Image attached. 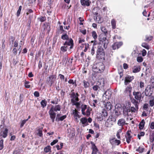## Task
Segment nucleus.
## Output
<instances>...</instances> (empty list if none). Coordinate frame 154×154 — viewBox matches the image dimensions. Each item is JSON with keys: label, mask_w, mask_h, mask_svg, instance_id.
<instances>
[{"label": "nucleus", "mask_w": 154, "mask_h": 154, "mask_svg": "<svg viewBox=\"0 0 154 154\" xmlns=\"http://www.w3.org/2000/svg\"><path fill=\"white\" fill-rule=\"evenodd\" d=\"M101 29L103 33L100 34L99 36V40L100 42L103 44V47L106 49L107 46V45L109 43V41L107 39V35L108 34V31L105 27L102 26L101 27Z\"/></svg>", "instance_id": "nucleus-1"}, {"label": "nucleus", "mask_w": 154, "mask_h": 154, "mask_svg": "<svg viewBox=\"0 0 154 154\" xmlns=\"http://www.w3.org/2000/svg\"><path fill=\"white\" fill-rule=\"evenodd\" d=\"M103 46V44L101 42L98 44L97 49L96 51V58L98 60L103 62L105 60V52L102 47Z\"/></svg>", "instance_id": "nucleus-2"}, {"label": "nucleus", "mask_w": 154, "mask_h": 154, "mask_svg": "<svg viewBox=\"0 0 154 154\" xmlns=\"http://www.w3.org/2000/svg\"><path fill=\"white\" fill-rule=\"evenodd\" d=\"M134 98H131V102L132 103L139 104L140 102L142 97V95L140 91H134L133 92Z\"/></svg>", "instance_id": "nucleus-3"}, {"label": "nucleus", "mask_w": 154, "mask_h": 154, "mask_svg": "<svg viewBox=\"0 0 154 154\" xmlns=\"http://www.w3.org/2000/svg\"><path fill=\"white\" fill-rule=\"evenodd\" d=\"M63 46L61 47V51L63 52H65L67 51L68 47L67 46H70V49H72L74 46V42L72 39L70 38L69 41H66L63 43Z\"/></svg>", "instance_id": "nucleus-4"}, {"label": "nucleus", "mask_w": 154, "mask_h": 154, "mask_svg": "<svg viewBox=\"0 0 154 154\" xmlns=\"http://www.w3.org/2000/svg\"><path fill=\"white\" fill-rule=\"evenodd\" d=\"M105 66L102 62L96 63L93 66V71L95 72L100 73L103 71Z\"/></svg>", "instance_id": "nucleus-5"}, {"label": "nucleus", "mask_w": 154, "mask_h": 154, "mask_svg": "<svg viewBox=\"0 0 154 154\" xmlns=\"http://www.w3.org/2000/svg\"><path fill=\"white\" fill-rule=\"evenodd\" d=\"M57 78V76L56 75H50L48 77L46 80V83L50 87L52 86L53 84H54Z\"/></svg>", "instance_id": "nucleus-6"}, {"label": "nucleus", "mask_w": 154, "mask_h": 154, "mask_svg": "<svg viewBox=\"0 0 154 154\" xmlns=\"http://www.w3.org/2000/svg\"><path fill=\"white\" fill-rule=\"evenodd\" d=\"M72 91H71V93L70 94V97L71 98V102L72 103L76 101H79V94L78 92L75 93L74 92H72Z\"/></svg>", "instance_id": "nucleus-7"}, {"label": "nucleus", "mask_w": 154, "mask_h": 154, "mask_svg": "<svg viewBox=\"0 0 154 154\" xmlns=\"http://www.w3.org/2000/svg\"><path fill=\"white\" fill-rule=\"evenodd\" d=\"M109 142L112 146H119L121 143L120 140L117 139L115 137L110 138Z\"/></svg>", "instance_id": "nucleus-8"}, {"label": "nucleus", "mask_w": 154, "mask_h": 154, "mask_svg": "<svg viewBox=\"0 0 154 154\" xmlns=\"http://www.w3.org/2000/svg\"><path fill=\"white\" fill-rule=\"evenodd\" d=\"M153 93V90L150 86H148L145 90V94L146 96L150 97L151 96Z\"/></svg>", "instance_id": "nucleus-9"}, {"label": "nucleus", "mask_w": 154, "mask_h": 154, "mask_svg": "<svg viewBox=\"0 0 154 154\" xmlns=\"http://www.w3.org/2000/svg\"><path fill=\"white\" fill-rule=\"evenodd\" d=\"M131 130H128L125 135V137L126 138V141L128 144L130 143L131 139L132 138V136L131 134Z\"/></svg>", "instance_id": "nucleus-10"}, {"label": "nucleus", "mask_w": 154, "mask_h": 154, "mask_svg": "<svg viewBox=\"0 0 154 154\" xmlns=\"http://www.w3.org/2000/svg\"><path fill=\"white\" fill-rule=\"evenodd\" d=\"M73 60V57L72 58H69L68 57H66L64 59V61L66 60L65 63V66L67 67H70L72 65V62Z\"/></svg>", "instance_id": "nucleus-11"}, {"label": "nucleus", "mask_w": 154, "mask_h": 154, "mask_svg": "<svg viewBox=\"0 0 154 154\" xmlns=\"http://www.w3.org/2000/svg\"><path fill=\"white\" fill-rule=\"evenodd\" d=\"M104 83L101 84V82L98 81L97 82L96 85H94L92 87L93 90L94 91H97L99 89H100L102 86H103Z\"/></svg>", "instance_id": "nucleus-12"}, {"label": "nucleus", "mask_w": 154, "mask_h": 154, "mask_svg": "<svg viewBox=\"0 0 154 154\" xmlns=\"http://www.w3.org/2000/svg\"><path fill=\"white\" fill-rule=\"evenodd\" d=\"M112 94V92L109 90H107L104 93L103 95V98L105 97V100H108L111 98Z\"/></svg>", "instance_id": "nucleus-13"}, {"label": "nucleus", "mask_w": 154, "mask_h": 154, "mask_svg": "<svg viewBox=\"0 0 154 154\" xmlns=\"http://www.w3.org/2000/svg\"><path fill=\"white\" fill-rule=\"evenodd\" d=\"M91 143L92 145L91 149L92 151L91 154H97L98 152V149L94 143L93 142H91Z\"/></svg>", "instance_id": "nucleus-14"}, {"label": "nucleus", "mask_w": 154, "mask_h": 154, "mask_svg": "<svg viewBox=\"0 0 154 154\" xmlns=\"http://www.w3.org/2000/svg\"><path fill=\"white\" fill-rule=\"evenodd\" d=\"M49 114L50 116V117L51 119L52 120V122H54V121L56 113L51 109H50L49 111Z\"/></svg>", "instance_id": "nucleus-15"}, {"label": "nucleus", "mask_w": 154, "mask_h": 154, "mask_svg": "<svg viewBox=\"0 0 154 154\" xmlns=\"http://www.w3.org/2000/svg\"><path fill=\"white\" fill-rule=\"evenodd\" d=\"M127 124L125 120L123 118L119 119L118 121V125L119 126H121L122 128H123V126Z\"/></svg>", "instance_id": "nucleus-16"}, {"label": "nucleus", "mask_w": 154, "mask_h": 154, "mask_svg": "<svg viewBox=\"0 0 154 154\" xmlns=\"http://www.w3.org/2000/svg\"><path fill=\"white\" fill-rule=\"evenodd\" d=\"M122 45L123 43L121 42H115L112 45V48L113 50H115L119 48Z\"/></svg>", "instance_id": "nucleus-17"}, {"label": "nucleus", "mask_w": 154, "mask_h": 154, "mask_svg": "<svg viewBox=\"0 0 154 154\" xmlns=\"http://www.w3.org/2000/svg\"><path fill=\"white\" fill-rule=\"evenodd\" d=\"M133 76H131L129 75L126 77L125 78V85H127L128 83L131 82L134 79Z\"/></svg>", "instance_id": "nucleus-18"}, {"label": "nucleus", "mask_w": 154, "mask_h": 154, "mask_svg": "<svg viewBox=\"0 0 154 154\" xmlns=\"http://www.w3.org/2000/svg\"><path fill=\"white\" fill-rule=\"evenodd\" d=\"M132 87L131 86H127L125 89L124 92L127 95L130 96L132 90Z\"/></svg>", "instance_id": "nucleus-19"}, {"label": "nucleus", "mask_w": 154, "mask_h": 154, "mask_svg": "<svg viewBox=\"0 0 154 154\" xmlns=\"http://www.w3.org/2000/svg\"><path fill=\"white\" fill-rule=\"evenodd\" d=\"M80 113L76 109L73 110L72 114L74 116V117L75 119L77 120V118H79L81 117V116L79 115V113Z\"/></svg>", "instance_id": "nucleus-20"}, {"label": "nucleus", "mask_w": 154, "mask_h": 154, "mask_svg": "<svg viewBox=\"0 0 154 154\" xmlns=\"http://www.w3.org/2000/svg\"><path fill=\"white\" fill-rule=\"evenodd\" d=\"M81 4L83 6H88L91 3V2L89 0H81Z\"/></svg>", "instance_id": "nucleus-21"}, {"label": "nucleus", "mask_w": 154, "mask_h": 154, "mask_svg": "<svg viewBox=\"0 0 154 154\" xmlns=\"http://www.w3.org/2000/svg\"><path fill=\"white\" fill-rule=\"evenodd\" d=\"M133 104L134 105L135 107L134 106L131 107L130 108V110H131V112H136L138 111L139 109L138 105L139 104L137 103V104L136 103Z\"/></svg>", "instance_id": "nucleus-22"}, {"label": "nucleus", "mask_w": 154, "mask_h": 154, "mask_svg": "<svg viewBox=\"0 0 154 154\" xmlns=\"http://www.w3.org/2000/svg\"><path fill=\"white\" fill-rule=\"evenodd\" d=\"M105 107L107 110L109 111L112 109L113 106L110 102H107L105 104Z\"/></svg>", "instance_id": "nucleus-23"}, {"label": "nucleus", "mask_w": 154, "mask_h": 154, "mask_svg": "<svg viewBox=\"0 0 154 154\" xmlns=\"http://www.w3.org/2000/svg\"><path fill=\"white\" fill-rule=\"evenodd\" d=\"M50 109H51L53 111L57 112V111H60L61 109V106L58 104L55 106H52Z\"/></svg>", "instance_id": "nucleus-24"}, {"label": "nucleus", "mask_w": 154, "mask_h": 154, "mask_svg": "<svg viewBox=\"0 0 154 154\" xmlns=\"http://www.w3.org/2000/svg\"><path fill=\"white\" fill-rule=\"evenodd\" d=\"M82 113V115L85 114V111L88 108V106L85 104H82L81 105Z\"/></svg>", "instance_id": "nucleus-25"}, {"label": "nucleus", "mask_w": 154, "mask_h": 154, "mask_svg": "<svg viewBox=\"0 0 154 154\" xmlns=\"http://www.w3.org/2000/svg\"><path fill=\"white\" fill-rule=\"evenodd\" d=\"M80 121L83 126H86L88 125L87 122V119L85 117H83L80 119Z\"/></svg>", "instance_id": "nucleus-26"}, {"label": "nucleus", "mask_w": 154, "mask_h": 154, "mask_svg": "<svg viewBox=\"0 0 154 154\" xmlns=\"http://www.w3.org/2000/svg\"><path fill=\"white\" fill-rule=\"evenodd\" d=\"M132 69V72L133 73L138 72L140 70V66L139 65L135 66L133 67Z\"/></svg>", "instance_id": "nucleus-27"}, {"label": "nucleus", "mask_w": 154, "mask_h": 154, "mask_svg": "<svg viewBox=\"0 0 154 154\" xmlns=\"http://www.w3.org/2000/svg\"><path fill=\"white\" fill-rule=\"evenodd\" d=\"M145 122L144 119L142 120L140 123L139 125V129L140 130L143 129L144 127Z\"/></svg>", "instance_id": "nucleus-28"}, {"label": "nucleus", "mask_w": 154, "mask_h": 154, "mask_svg": "<svg viewBox=\"0 0 154 154\" xmlns=\"http://www.w3.org/2000/svg\"><path fill=\"white\" fill-rule=\"evenodd\" d=\"M91 109L89 106H88V108L85 111V114H84V115H83L87 117L89 116L91 114Z\"/></svg>", "instance_id": "nucleus-29"}, {"label": "nucleus", "mask_w": 154, "mask_h": 154, "mask_svg": "<svg viewBox=\"0 0 154 154\" xmlns=\"http://www.w3.org/2000/svg\"><path fill=\"white\" fill-rule=\"evenodd\" d=\"M149 141L152 143L154 141V130L151 133L149 136Z\"/></svg>", "instance_id": "nucleus-30"}, {"label": "nucleus", "mask_w": 154, "mask_h": 154, "mask_svg": "<svg viewBox=\"0 0 154 154\" xmlns=\"http://www.w3.org/2000/svg\"><path fill=\"white\" fill-rule=\"evenodd\" d=\"M79 101H76L72 103V106L75 105L77 109H79L81 107H80V102H78Z\"/></svg>", "instance_id": "nucleus-31"}, {"label": "nucleus", "mask_w": 154, "mask_h": 154, "mask_svg": "<svg viewBox=\"0 0 154 154\" xmlns=\"http://www.w3.org/2000/svg\"><path fill=\"white\" fill-rule=\"evenodd\" d=\"M8 129L7 128H5L3 131L2 134L1 135L4 138H6L8 135Z\"/></svg>", "instance_id": "nucleus-32"}, {"label": "nucleus", "mask_w": 154, "mask_h": 154, "mask_svg": "<svg viewBox=\"0 0 154 154\" xmlns=\"http://www.w3.org/2000/svg\"><path fill=\"white\" fill-rule=\"evenodd\" d=\"M153 37L151 35H146L145 36V38L144 41L146 42H149L152 40Z\"/></svg>", "instance_id": "nucleus-33"}, {"label": "nucleus", "mask_w": 154, "mask_h": 154, "mask_svg": "<svg viewBox=\"0 0 154 154\" xmlns=\"http://www.w3.org/2000/svg\"><path fill=\"white\" fill-rule=\"evenodd\" d=\"M64 34L62 35L61 38L63 40H66L67 41H69V37L68 35L67 34V33L65 32L63 33Z\"/></svg>", "instance_id": "nucleus-34"}, {"label": "nucleus", "mask_w": 154, "mask_h": 154, "mask_svg": "<svg viewBox=\"0 0 154 154\" xmlns=\"http://www.w3.org/2000/svg\"><path fill=\"white\" fill-rule=\"evenodd\" d=\"M83 83L84 88H86L89 87L90 84L88 81L84 80L83 81Z\"/></svg>", "instance_id": "nucleus-35"}, {"label": "nucleus", "mask_w": 154, "mask_h": 154, "mask_svg": "<svg viewBox=\"0 0 154 154\" xmlns=\"http://www.w3.org/2000/svg\"><path fill=\"white\" fill-rule=\"evenodd\" d=\"M40 104L42 108H44L46 106L47 104V102L45 99H44L41 101Z\"/></svg>", "instance_id": "nucleus-36"}, {"label": "nucleus", "mask_w": 154, "mask_h": 154, "mask_svg": "<svg viewBox=\"0 0 154 154\" xmlns=\"http://www.w3.org/2000/svg\"><path fill=\"white\" fill-rule=\"evenodd\" d=\"M111 22L112 28L113 29H115L116 27V22L115 20L112 19Z\"/></svg>", "instance_id": "nucleus-37"}, {"label": "nucleus", "mask_w": 154, "mask_h": 154, "mask_svg": "<svg viewBox=\"0 0 154 154\" xmlns=\"http://www.w3.org/2000/svg\"><path fill=\"white\" fill-rule=\"evenodd\" d=\"M58 32L60 34L62 33H64L65 32L67 33V32L64 30L63 26L62 25H60L59 26Z\"/></svg>", "instance_id": "nucleus-38"}, {"label": "nucleus", "mask_w": 154, "mask_h": 154, "mask_svg": "<svg viewBox=\"0 0 154 154\" xmlns=\"http://www.w3.org/2000/svg\"><path fill=\"white\" fill-rule=\"evenodd\" d=\"M68 83L69 84H71L73 85L75 87H76L77 86L76 80H75L74 81L73 79H70L68 81Z\"/></svg>", "instance_id": "nucleus-39"}, {"label": "nucleus", "mask_w": 154, "mask_h": 154, "mask_svg": "<svg viewBox=\"0 0 154 154\" xmlns=\"http://www.w3.org/2000/svg\"><path fill=\"white\" fill-rule=\"evenodd\" d=\"M97 119L98 121H101L103 119V116L101 113H99L97 114Z\"/></svg>", "instance_id": "nucleus-40"}, {"label": "nucleus", "mask_w": 154, "mask_h": 154, "mask_svg": "<svg viewBox=\"0 0 154 154\" xmlns=\"http://www.w3.org/2000/svg\"><path fill=\"white\" fill-rule=\"evenodd\" d=\"M91 35L94 40H96L97 37V35L95 31H93L91 33Z\"/></svg>", "instance_id": "nucleus-41"}, {"label": "nucleus", "mask_w": 154, "mask_h": 154, "mask_svg": "<svg viewBox=\"0 0 154 154\" xmlns=\"http://www.w3.org/2000/svg\"><path fill=\"white\" fill-rule=\"evenodd\" d=\"M151 99L149 100V106L152 107L154 106V97H152Z\"/></svg>", "instance_id": "nucleus-42"}, {"label": "nucleus", "mask_w": 154, "mask_h": 154, "mask_svg": "<svg viewBox=\"0 0 154 154\" xmlns=\"http://www.w3.org/2000/svg\"><path fill=\"white\" fill-rule=\"evenodd\" d=\"M42 129V128H41L38 129L37 130L38 133H37V134L40 137H42L43 136Z\"/></svg>", "instance_id": "nucleus-43"}, {"label": "nucleus", "mask_w": 154, "mask_h": 154, "mask_svg": "<svg viewBox=\"0 0 154 154\" xmlns=\"http://www.w3.org/2000/svg\"><path fill=\"white\" fill-rule=\"evenodd\" d=\"M145 134V133L144 131H140L139 134L137 135V137L139 140L141 139V137L143 136Z\"/></svg>", "instance_id": "nucleus-44"}, {"label": "nucleus", "mask_w": 154, "mask_h": 154, "mask_svg": "<svg viewBox=\"0 0 154 154\" xmlns=\"http://www.w3.org/2000/svg\"><path fill=\"white\" fill-rule=\"evenodd\" d=\"M24 83V86L26 88H29L30 87V85H29L30 83V82L25 80Z\"/></svg>", "instance_id": "nucleus-45"}, {"label": "nucleus", "mask_w": 154, "mask_h": 154, "mask_svg": "<svg viewBox=\"0 0 154 154\" xmlns=\"http://www.w3.org/2000/svg\"><path fill=\"white\" fill-rule=\"evenodd\" d=\"M144 150V148L139 146L138 149H136V151L140 153H141L143 152Z\"/></svg>", "instance_id": "nucleus-46"}, {"label": "nucleus", "mask_w": 154, "mask_h": 154, "mask_svg": "<svg viewBox=\"0 0 154 154\" xmlns=\"http://www.w3.org/2000/svg\"><path fill=\"white\" fill-rule=\"evenodd\" d=\"M66 115H64L60 117V118L58 119H57V118H56V120L57 121H63L64 119H66Z\"/></svg>", "instance_id": "nucleus-47"}, {"label": "nucleus", "mask_w": 154, "mask_h": 154, "mask_svg": "<svg viewBox=\"0 0 154 154\" xmlns=\"http://www.w3.org/2000/svg\"><path fill=\"white\" fill-rule=\"evenodd\" d=\"M15 38L13 36H11L9 38V42L10 44L12 42V43L13 44V42L14 41Z\"/></svg>", "instance_id": "nucleus-48"}, {"label": "nucleus", "mask_w": 154, "mask_h": 154, "mask_svg": "<svg viewBox=\"0 0 154 154\" xmlns=\"http://www.w3.org/2000/svg\"><path fill=\"white\" fill-rule=\"evenodd\" d=\"M51 150V147L50 146H48L44 149V150L46 152H49Z\"/></svg>", "instance_id": "nucleus-49"}, {"label": "nucleus", "mask_w": 154, "mask_h": 154, "mask_svg": "<svg viewBox=\"0 0 154 154\" xmlns=\"http://www.w3.org/2000/svg\"><path fill=\"white\" fill-rule=\"evenodd\" d=\"M141 45L143 47L147 49H149V45L145 42L143 43Z\"/></svg>", "instance_id": "nucleus-50"}, {"label": "nucleus", "mask_w": 154, "mask_h": 154, "mask_svg": "<svg viewBox=\"0 0 154 154\" xmlns=\"http://www.w3.org/2000/svg\"><path fill=\"white\" fill-rule=\"evenodd\" d=\"M22 6H20L19 7V9L17 11V14H16L17 16V17H19L20 15V14L21 11V9H22Z\"/></svg>", "instance_id": "nucleus-51"}, {"label": "nucleus", "mask_w": 154, "mask_h": 154, "mask_svg": "<svg viewBox=\"0 0 154 154\" xmlns=\"http://www.w3.org/2000/svg\"><path fill=\"white\" fill-rule=\"evenodd\" d=\"M4 140L1 139L0 140V150H2L4 147Z\"/></svg>", "instance_id": "nucleus-52"}, {"label": "nucleus", "mask_w": 154, "mask_h": 154, "mask_svg": "<svg viewBox=\"0 0 154 154\" xmlns=\"http://www.w3.org/2000/svg\"><path fill=\"white\" fill-rule=\"evenodd\" d=\"M24 95L23 94H20V101L19 103L21 104L23 102L24 98Z\"/></svg>", "instance_id": "nucleus-53"}, {"label": "nucleus", "mask_w": 154, "mask_h": 154, "mask_svg": "<svg viewBox=\"0 0 154 154\" xmlns=\"http://www.w3.org/2000/svg\"><path fill=\"white\" fill-rule=\"evenodd\" d=\"M39 20L41 22H43L46 20V17L45 16H41L40 17L38 18Z\"/></svg>", "instance_id": "nucleus-54"}, {"label": "nucleus", "mask_w": 154, "mask_h": 154, "mask_svg": "<svg viewBox=\"0 0 154 154\" xmlns=\"http://www.w3.org/2000/svg\"><path fill=\"white\" fill-rule=\"evenodd\" d=\"M103 116V118L104 117V118H106L108 116V113L105 110L102 111V114H101Z\"/></svg>", "instance_id": "nucleus-55"}, {"label": "nucleus", "mask_w": 154, "mask_h": 154, "mask_svg": "<svg viewBox=\"0 0 154 154\" xmlns=\"http://www.w3.org/2000/svg\"><path fill=\"white\" fill-rule=\"evenodd\" d=\"M59 101L58 100V98L57 97H56L55 98L54 100L52 101L51 103L52 104H57L58 103Z\"/></svg>", "instance_id": "nucleus-56"}, {"label": "nucleus", "mask_w": 154, "mask_h": 154, "mask_svg": "<svg viewBox=\"0 0 154 154\" xmlns=\"http://www.w3.org/2000/svg\"><path fill=\"white\" fill-rule=\"evenodd\" d=\"M145 86V83L144 82L140 81V87L141 88L144 89Z\"/></svg>", "instance_id": "nucleus-57"}, {"label": "nucleus", "mask_w": 154, "mask_h": 154, "mask_svg": "<svg viewBox=\"0 0 154 154\" xmlns=\"http://www.w3.org/2000/svg\"><path fill=\"white\" fill-rule=\"evenodd\" d=\"M85 49L84 50V51L86 52L87 51L89 48V45L88 43H85V45L84 47Z\"/></svg>", "instance_id": "nucleus-58"}, {"label": "nucleus", "mask_w": 154, "mask_h": 154, "mask_svg": "<svg viewBox=\"0 0 154 154\" xmlns=\"http://www.w3.org/2000/svg\"><path fill=\"white\" fill-rule=\"evenodd\" d=\"M137 60L138 62H141L143 61V58L141 57H137Z\"/></svg>", "instance_id": "nucleus-59"}, {"label": "nucleus", "mask_w": 154, "mask_h": 154, "mask_svg": "<svg viewBox=\"0 0 154 154\" xmlns=\"http://www.w3.org/2000/svg\"><path fill=\"white\" fill-rule=\"evenodd\" d=\"M28 120V119H25L23 120L20 124V127H23V126L24 124L26 123V122Z\"/></svg>", "instance_id": "nucleus-60"}, {"label": "nucleus", "mask_w": 154, "mask_h": 154, "mask_svg": "<svg viewBox=\"0 0 154 154\" xmlns=\"http://www.w3.org/2000/svg\"><path fill=\"white\" fill-rule=\"evenodd\" d=\"M18 60L17 58L16 59H13L12 63L14 66H15L16 64L18 63Z\"/></svg>", "instance_id": "nucleus-61"}, {"label": "nucleus", "mask_w": 154, "mask_h": 154, "mask_svg": "<svg viewBox=\"0 0 154 154\" xmlns=\"http://www.w3.org/2000/svg\"><path fill=\"white\" fill-rule=\"evenodd\" d=\"M98 102V100H97L95 99L93 101V106H94V107H96V104Z\"/></svg>", "instance_id": "nucleus-62"}, {"label": "nucleus", "mask_w": 154, "mask_h": 154, "mask_svg": "<svg viewBox=\"0 0 154 154\" xmlns=\"http://www.w3.org/2000/svg\"><path fill=\"white\" fill-rule=\"evenodd\" d=\"M33 12V11L30 9H28L27 10V12L26 13V14L28 15L29 14L32 13Z\"/></svg>", "instance_id": "nucleus-63"}, {"label": "nucleus", "mask_w": 154, "mask_h": 154, "mask_svg": "<svg viewBox=\"0 0 154 154\" xmlns=\"http://www.w3.org/2000/svg\"><path fill=\"white\" fill-rule=\"evenodd\" d=\"M58 140L57 139H56L54 140L52 142H51V146H53L55 144L57 143L58 142Z\"/></svg>", "instance_id": "nucleus-64"}]
</instances>
